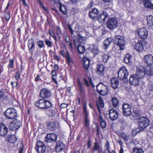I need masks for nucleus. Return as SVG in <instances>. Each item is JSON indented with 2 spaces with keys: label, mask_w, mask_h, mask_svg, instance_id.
I'll list each match as a JSON object with an SVG mask.
<instances>
[{
  "label": "nucleus",
  "mask_w": 153,
  "mask_h": 153,
  "mask_svg": "<svg viewBox=\"0 0 153 153\" xmlns=\"http://www.w3.org/2000/svg\"><path fill=\"white\" fill-rule=\"evenodd\" d=\"M98 102L99 104L97 102V106L98 110L100 114H99V120L101 126L102 128H104L106 127V123L104 120L103 119L102 116L101 114L100 113V105L102 108L104 106V104L103 101L101 97H98Z\"/></svg>",
  "instance_id": "1"
},
{
  "label": "nucleus",
  "mask_w": 153,
  "mask_h": 153,
  "mask_svg": "<svg viewBox=\"0 0 153 153\" xmlns=\"http://www.w3.org/2000/svg\"><path fill=\"white\" fill-rule=\"evenodd\" d=\"M35 106L42 108H47L51 107V103L49 101L44 99L39 100L35 102Z\"/></svg>",
  "instance_id": "2"
},
{
  "label": "nucleus",
  "mask_w": 153,
  "mask_h": 153,
  "mask_svg": "<svg viewBox=\"0 0 153 153\" xmlns=\"http://www.w3.org/2000/svg\"><path fill=\"white\" fill-rule=\"evenodd\" d=\"M139 126L141 130L146 128L149 124V120L146 117H142L138 120Z\"/></svg>",
  "instance_id": "3"
},
{
  "label": "nucleus",
  "mask_w": 153,
  "mask_h": 153,
  "mask_svg": "<svg viewBox=\"0 0 153 153\" xmlns=\"http://www.w3.org/2000/svg\"><path fill=\"white\" fill-rule=\"evenodd\" d=\"M4 115L8 119L13 120L17 116L16 110L13 108H8L4 112Z\"/></svg>",
  "instance_id": "4"
},
{
  "label": "nucleus",
  "mask_w": 153,
  "mask_h": 153,
  "mask_svg": "<svg viewBox=\"0 0 153 153\" xmlns=\"http://www.w3.org/2000/svg\"><path fill=\"white\" fill-rule=\"evenodd\" d=\"M128 75V71L124 67H121L118 72V77L122 80L126 79Z\"/></svg>",
  "instance_id": "5"
},
{
  "label": "nucleus",
  "mask_w": 153,
  "mask_h": 153,
  "mask_svg": "<svg viewBox=\"0 0 153 153\" xmlns=\"http://www.w3.org/2000/svg\"><path fill=\"white\" fill-rule=\"evenodd\" d=\"M97 91L100 95L105 96L107 94V87L102 83H99L97 86Z\"/></svg>",
  "instance_id": "6"
},
{
  "label": "nucleus",
  "mask_w": 153,
  "mask_h": 153,
  "mask_svg": "<svg viewBox=\"0 0 153 153\" xmlns=\"http://www.w3.org/2000/svg\"><path fill=\"white\" fill-rule=\"evenodd\" d=\"M106 25L107 27L112 30L117 27L118 22L115 18H112L108 20Z\"/></svg>",
  "instance_id": "7"
},
{
  "label": "nucleus",
  "mask_w": 153,
  "mask_h": 153,
  "mask_svg": "<svg viewBox=\"0 0 153 153\" xmlns=\"http://www.w3.org/2000/svg\"><path fill=\"white\" fill-rule=\"evenodd\" d=\"M46 148V146L43 142L40 140L36 142L35 149L38 153H44Z\"/></svg>",
  "instance_id": "8"
},
{
  "label": "nucleus",
  "mask_w": 153,
  "mask_h": 153,
  "mask_svg": "<svg viewBox=\"0 0 153 153\" xmlns=\"http://www.w3.org/2000/svg\"><path fill=\"white\" fill-rule=\"evenodd\" d=\"M145 75V70L142 66H137L135 75L138 78H142Z\"/></svg>",
  "instance_id": "9"
},
{
  "label": "nucleus",
  "mask_w": 153,
  "mask_h": 153,
  "mask_svg": "<svg viewBox=\"0 0 153 153\" xmlns=\"http://www.w3.org/2000/svg\"><path fill=\"white\" fill-rule=\"evenodd\" d=\"M123 114L125 116L130 115L131 114V107L128 103L123 104L122 106Z\"/></svg>",
  "instance_id": "10"
},
{
  "label": "nucleus",
  "mask_w": 153,
  "mask_h": 153,
  "mask_svg": "<svg viewBox=\"0 0 153 153\" xmlns=\"http://www.w3.org/2000/svg\"><path fill=\"white\" fill-rule=\"evenodd\" d=\"M140 37L142 39H146L148 35L147 30L145 28H142L138 29L137 31Z\"/></svg>",
  "instance_id": "11"
},
{
  "label": "nucleus",
  "mask_w": 153,
  "mask_h": 153,
  "mask_svg": "<svg viewBox=\"0 0 153 153\" xmlns=\"http://www.w3.org/2000/svg\"><path fill=\"white\" fill-rule=\"evenodd\" d=\"M57 138V135L54 133L48 134L45 138V142L51 143L56 141Z\"/></svg>",
  "instance_id": "12"
},
{
  "label": "nucleus",
  "mask_w": 153,
  "mask_h": 153,
  "mask_svg": "<svg viewBox=\"0 0 153 153\" xmlns=\"http://www.w3.org/2000/svg\"><path fill=\"white\" fill-rule=\"evenodd\" d=\"M114 42L116 45L120 47L123 46L124 44L125 41L124 38L121 36H116L114 40Z\"/></svg>",
  "instance_id": "13"
},
{
  "label": "nucleus",
  "mask_w": 153,
  "mask_h": 153,
  "mask_svg": "<svg viewBox=\"0 0 153 153\" xmlns=\"http://www.w3.org/2000/svg\"><path fill=\"white\" fill-rule=\"evenodd\" d=\"M21 125L20 122L17 120H14L12 122L9 124V128L10 129L14 130L18 129Z\"/></svg>",
  "instance_id": "14"
},
{
  "label": "nucleus",
  "mask_w": 153,
  "mask_h": 153,
  "mask_svg": "<svg viewBox=\"0 0 153 153\" xmlns=\"http://www.w3.org/2000/svg\"><path fill=\"white\" fill-rule=\"evenodd\" d=\"M40 97L45 98L49 97L51 95V92L46 88H42L40 92Z\"/></svg>",
  "instance_id": "15"
},
{
  "label": "nucleus",
  "mask_w": 153,
  "mask_h": 153,
  "mask_svg": "<svg viewBox=\"0 0 153 153\" xmlns=\"http://www.w3.org/2000/svg\"><path fill=\"white\" fill-rule=\"evenodd\" d=\"M48 127L51 130L54 131L59 127V123L57 121L50 122L48 123Z\"/></svg>",
  "instance_id": "16"
},
{
  "label": "nucleus",
  "mask_w": 153,
  "mask_h": 153,
  "mask_svg": "<svg viewBox=\"0 0 153 153\" xmlns=\"http://www.w3.org/2000/svg\"><path fill=\"white\" fill-rule=\"evenodd\" d=\"M8 131V128L3 123H0V136L4 137L6 136Z\"/></svg>",
  "instance_id": "17"
},
{
  "label": "nucleus",
  "mask_w": 153,
  "mask_h": 153,
  "mask_svg": "<svg viewBox=\"0 0 153 153\" xmlns=\"http://www.w3.org/2000/svg\"><path fill=\"white\" fill-rule=\"evenodd\" d=\"M105 67L102 64H98L96 68V72L97 74L100 76L104 75L105 73Z\"/></svg>",
  "instance_id": "18"
},
{
  "label": "nucleus",
  "mask_w": 153,
  "mask_h": 153,
  "mask_svg": "<svg viewBox=\"0 0 153 153\" xmlns=\"http://www.w3.org/2000/svg\"><path fill=\"white\" fill-rule=\"evenodd\" d=\"M27 46L28 51L30 53H32L34 50L35 44L33 39L31 38L28 39Z\"/></svg>",
  "instance_id": "19"
},
{
  "label": "nucleus",
  "mask_w": 153,
  "mask_h": 153,
  "mask_svg": "<svg viewBox=\"0 0 153 153\" xmlns=\"http://www.w3.org/2000/svg\"><path fill=\"white\" fill-rule=\"evenodd\" d=\"M109 115L110 119L113 121L116 120L118 117V112L113 109L110 110Z\"/></svg>",
  "instance_id": "20"
},
{
  "label": "nucleus",
  "mask_w": 153,
  "mask_h": 153,
  "mask_svg": "<svg viewBox=\"0 0 153 153\" xmlns=\"http://www.w3.org/2000/svg\"><path fill=\"white\" fill-rule=\"evenodd\" d=\"M60 53L65 58L69 64L72 62L71 58L70 57L69 53L67 51H64L62 50L60 51Z\"/></svg>",
  "instance_id": "21"
},
{
  "label": "nucleus",
  "mask_w": 153,
  "mask_h": 153,
  "mask_svg": "<svg viewBox=\"0 0 153 153\" xmlns=\"http://www.w3.org/2000/svg\"><path fill=\"white\" fill-rule=\"evenodd\" d=\"M74 42L75 46L84 44L85 43V38L79 36L76 39L74 40Z\"/></svg>",
  "instance_id": "22"
},
{
  "label": "nucleus",
  "mask_w": 153,
  "mask_h": 153,
  "mask_svg": "<svg viewBox=\"0 0 153 153\" xmlns=\"http://www.w3.org/2000/svg\"><path fill=\"white\" fill-rule=\"evenodd\" d=\"M99 13V11L96 8H94L89 13V16L92 19H95Z\"/></svg>",
  "instance_id": "23"
},
{
  "label": "nucleus",
  "mask_w": 153,
  "mask_h": 153,
  "mask_svg": "<svg viewBox=\"0 0 153 153\" xmlns=\"http://www.w3.org/2000/svg\"><path fill=\"white\" fill-rule=\"evenodd\" d=\"M139 79L136 77L134 75H132L130 78L129 80L131 85L135 86L139 84Z\"/></svg>",
  "instance_id": "24"
},
{
  "label": "nucleus",
  "mask_w": 153,
  "mask_h": 153,
  "mask_svg": "<svg viewBox=\"0 0 153 153\" xmlns=\"http://www.w3.org/2000/svg\"><path fill=\"white\" fill-rule=\"evenodd\" d=\"M144 61L148 65L153 63V57L151 54H148L145 56Z\"/></svg>",
  "instance_id": "25"
},
{
  "label": "nucleus",
  "mask_w": 153,
  "mask_h": 153,
  "mask_svg": "<svg viewBox=\"0 0 153 153\" xmlns=\"http://www.w3.org/2000/svg\"><path fill=\"white\" fill-rule=\"evenodd\" d=\"M111 86L114 89L117 88L119 84L118 78L117 77L112 78L111 80Z\"/></svg>",
  "instance_id": "26"
},
{
  "label": "nucleus",
  "mask_w": 153,
  "mask_h": 153,
  "mask_svg": "<svg viewBox=\"0 0 153 153\" xmlns=\"http://www.w3.org/2000/svg\"><path fill=\"white\" fill-rule=\"evenodd\" d=\"M113 39L112 38L110 37L107 38L104 41V49L105 50H107L110 45L111 43L112 42Z\"/></svg>",
  "instance_id": "27"
},
{
  "label": "nucleus",
  "mask_w": 153,
  "mask_h": 153,
  "mask_svg": "<svg viewBox=\"0 0 153 153\" xmlns=\"http://www.w3.org/2000/svg\"><path fill=\"white\" fill-rule=\"evenodd\" d=\"M83 62L84 66L85 68L86 69L85 72L86 73L88 71L89 66L90 59L87 57H84L83 58Z\"/></svg>",
  "instance_id": "28"
},
{
  "label": "nucleus",
  "mask_w": 153,
  "mask_h": 153,
  "mask_svg": "<svg viewBox=\"0 0 153 153\" xmlns=\"http://www.w3.org/2000/svg\"><path fill=\"white\" fill-rule=\"evenodd\" d=\"M135 49L138 51H141L143 50V47L142 41H139L134 46Z\"/></svg>",
  "instance_id": "29"
},
{
  "label": "nucleus",
  "mask_w": 153,
  "mask_h": 153,
  "mask_svg": "<svg viewBox=\"0 0 153 153\" xmlns=\"http://www.w3.org/2000/svg\"><path fill=\"white\" fill-rule=\"evenodd\" d=\"M64 147V145L60 141H58L56 143L55 150L59 152L63 149Z\"/></svg>",
  "instance_id": "30"
},
{
  "label": "nucleus",
  "mask_w": 153,
  "mask_h": 153,
  "mask_svg": "<svg viewBox=\"0 0 153 153\" xmlns=\"http://www.w3.org/2000/svg\"><path fill=\"white\" fill-rule=\"evenodd\" d=\"M131 56L129 54H127L124 59V62L126 64H128V65H130L131 63Z\"/></svg>",
  "instance_id": "31"
},
{
  "label": "nucleus",
  "mask_w": 153,
  "mask_h": 153,
  "mask_svg": "<svg viewBox=\"0 0 153 153\" xmlns=\"http://www.w3.org/2000/svg\"><path fill=\"white\" fill-rule=\"evenodd\" d=\"M107 16V13L105 12H103L102 14L98 16L97 19L100 22H104Z\"/></svg>",
  "instance_id": "32"
},
{
  "label": "nucleus",
  "mask_w": 153,
  "mask_h": 153,
  "mask_svg": "<svg viewBox=\"0 0 153 153\" xmlns=\"http://www.w3.org/2000/svg\"><path fill=\"white\" fill-rule=\"evenodd\" d=\"M153 68L152 66L146 67L145 70V74L149 76H151L153 75Z\"/></svg>",
  "instance_id": "33"
},
{
  "label": "nucleus",
  "mask_w": 153,
  "mask_h": 153,
  "mask_svg": "<svg viewBox=\"0 0 153 153\" xmlns=\"http://www.w3.org/2000/svg\"><path fill=\"white\" fill-rule=\"evenodd\" d=\"M7 139L9 142L11 143H15L17 140L16 136L14 135H8Z\"/></svg>",
  "instance_id": "34"
},
{
  "label": "nucleus",
  "mask_w": 153,
  "mask_h": 153,
  "mask_svg": "<svg viewBox=\"0 0 153 153\" xmlns=\"http://www.w3.org/2000/svg\"><path fill=\"white\" fill-rule=\"evenodd\" d=\"M77 48L78 52L80 54L83 53L85 51V49L84 47V45H80L79 46H75Z\"/></svg>",
  "instance_id": "35"
},
{
  "label": "nucleus",
  "mask_w": 153,
  "mask_h": 153,
  "mask_svg": "<svg viewBox=\"0 0 153 153\" xmlns=\"http://www.w3.org/2000/svg\"><path fill=\"white\" fill-rule=\"evenodd\" d=\"M90 48L91 52L93 53L94 55H96L98 54L99 53V50L97 46L93 45H91L90 46Z\"/></svg>",
  "instance_id": "36"
},
{
  "label": "nucleus",
  "mask_w": 153,
  "mask_h": 153,
  "mask_svg": "<svg viewBox=\"0 0 153 153\" xmlns=\"http://www.w3.org/2000/svg\"><path fill=\"white\" fill-rule=\"evenodd\" d=\"M143 2L145 6L147 8L153 9V4L148 0H143Z\"/></svg>",
  "instance_id": "37"
},
{
  "label": "nucleus",
  "mask_w": 153,
  "mask_h": 153,
  "mask_svg": "<svg viewBox=\"0 0 153 153\" xmlns=\"http://www.w3.org/2000/svg\"><path fill=\"white\" fill-rule=\"evenodd\" d=\"M88 81H89V82L91 84V86L93 88L95 86L94 85L92 82V79L91 78L89 77H88V80L86 79L85 78L84 79V82L86 85L87 87H89L90 85Z\"/></svg>",
  "instance_id": "38"
},
{
  "label": "nucleus",
  "mask_w": 153,
  "mask_h": 153,
  "mask_svg": "<svg viewBox=\"0 0 153 153\" xmlns=\"http://www.w3.org/2000/svg\"><path fill=\"white\" fill-rule=\"evenodd\" d=\"M147 24L149 26H151L153 25V17L151 15H149L146 18Z\"/></svg>",
  "instance_id": "39"
},
{
  "label": "nucleus",
  "mask_w": 153,
  "mask_h": 153,
  "mask_svg": "<svg viewBox=\"0 0 153 153\" xmlns=\"http://www.w3.org/2000/svg\"><path fill=\"white\" fill-rule=\"evenodd\" d=\"M59 10L62 12V13L65 15H66L67 14V10L65 7L59 3Z\"/></svg>",
  "instance_id": "40"
},
{
  "label": "nucleus",
  "mask_w": 153,
  "mask_h": 153,
  "mask_svg": "<svg viewBox=\"0 0 153 153\" xmlns=\"http://www.w3.org/2000/svg\"><path fill=\"white\" fill-rule=\"evenodd\" d=\"M101 147L99 145L97 142H96L94 143V147L92 149V152L97 151L98 152H100V150L101 149Z\"/></svg>",
  "instance_id": "41"
},
{
  "label": "nucleus",
  "mask_w": 153,
  "mask_h": 153,
  "mask_svg": "<svg viewBox=\"0 0 153 153\" xmlns=\"http://www.w3.org/2000/svg\"><path fill=\"white\" fill-rule=\"evenodd\" d=\"M111 103L113 106L117 107L119 104V102L117 98L115 97H113L111 100Z\"/></svg>",
  "instance_id": "42"
},
{
  "label": "nucleus",
  "mask_w": 153,
  "mask_h": 153,
  "mask_svg": "<svg viewBox=\"0 0 153 153\" xmlns=\"http://www.w3.org/2000/svg\"><path fill=\"white\" fill-rule=\"evenodd\" d=\"M143 151L142 148L135 147L133 149L132 153H143Z\"/></svg>",
  "instance_id": "43"
},
{
  "label": "nucleus",
  "mask_w": 153,
  "mask_h": 153,
  "mask_svg": "<svg viewBox=\"0 0 153 153\" xmlns=\"http://www.w3.org/2000/svg\"><path fill=\"white\" fill-rule=\"evenodd\" d=\"M89 121L87 117L86 116L85 118V129L87 131H89Z\"/></svg>",
  "instance_id": "44"
},
{
  "label": "nucleus",
  "mask_w": 153,
  "mask_h": 153,
  "mask_svg": "<svg viewBox=\"0 0 153 153\" xmlns=\"http://www.w3.org/2000/svg\"><path fill=\"white\" fill-rule=\"evenodd\" d=\"M104 148L106 149V150L108 151V153H111L110 151V144L108 140H107L106 143L104 146Z\"/></svg>",
  "instance_id": "45"
},
{
  "label": "nucleus",
  "mask_w": 153,
  "mask_h": 153,
  "mask_svg": "<svg viewBox=\"0 0 153 153\" xmlns=\"http://www.w3.org/2000/svg\"><path fill=\"white\" fill-rule=\"evenodd\" d=\"M14 60L13 59H10L9 60V64L7 67L9 69L12 68L14 66Z\"/></svg>",
  "instance_id": "46"
},
{
  "label": "nucleus",
  "mask_w": 153,
  "mask_h": 153,
  "mask_svg": "<svg viewBox=\"0 0 153 153\" xmlns=\"http://www.w3.org/2000/svg\"><path fill=\"white\" fill-rule=\"evenodd\" d=\"M111 56H109L108 54H105L102 56L103 61L104 62H107L108 60L109 59Z\"/></svg>",
  "instance_id": "47"
},
{
  "label": "nucleus",
  "mask_w": 153,
  "mask_h": 153,
  "mask_svg": "<svg viewBox=\"0 0 153 153\" xmlns=\"http://www.w3.org/2000/svg\"><path fill=\"white\" fill-rule=\"evenodd\" d=\"M24 146L23 144V143L22 141H21L19 144V153H22L24 150Z\"/></svg>",
  "instance_id": "48"
},
{
  "label": "nucleus",
  "mask_w": 153,
  "mask_h": 153,
  "mask_svg": "<svg viewBox=\"0 0 153 153\" xmlns=\"http://www.w3.org/2000/svg\"><path fill=\"white\" fill-rule=\"evenodd\" d=\"M77 85L79 88L80 92H81L83 91V87L79 78L78 79Z\"/></svg>",
  "instance_id": "49"
},
{
  "label": "nucleus",
  "mask_w": 153,
  "mask_h": 153,
  "mask_svg": "<svg viewBox=\"0 0 153 153\" xmlns=\"http://www.w3.org/2000/svg\"><path fill=\"white\" fill-rule=\"evenodd\" d=\"M37 44L40 48H42L44 46V43L42 41H39L37 42Z\"/></svg>",
  "instance_id": "50"
},
{
  "label": "nucleus",
  "mask_w": 153,
  "mask_h": 153,
  "mask_svg": "<svg viewBox=\"0 0 153 153\" xmlns=\"http://www.w3.org/2000/svg\"><path fill=\"white\" fill-rule=\"evenodd\" d=\"M133 114L134 117H136L139 116L141 114V113L139 111L135 110L134 111Z\"/></svg>",
  "instance_id": "51"
},
{
  "label": "nucleus",
  "mask_w": 153,
  "mask_h": 153,
  "mask_svg": "<svg viewBox=\"0 0 153 153\" xmlns=\"http://www.w3.org/2000/svg\"><path fill=\"white\" fill-rule=\"evenodd\" d=\"M7 97L4 95L2 91L0 90V99L3 98L4 99H7Z\"/></svg>",
  "instance_id": "52"
},
{
  "label": "nucleus",
  "mask_w": 153,
  "mask_h": 153,
  "mask_svg": "<svg viewBox=\"0 0 153 153\" xmlns=\"http://www.w3.org/2000/svg\"><path fill=\"white\" fill-rule=\"evenodd\" d=\"M45 44L47 45L48 47H52V42L49 40L47 39L45 40Z\"/></svg>",
  "instance_id": "53"
},
{
  "label": "nucleus",
  "mask_w": 153,
  "mask_h": 153,
  "mask_svg": "<svg viewBox=\"0 0 153 153\" xmlns=\"http://www.w3.org/2000/svg\"><path fill=\"white\" fill-rule=\"evenodd\" d=\"M38 2L40 6V7L42 8L45 11L47 12V10L46 8L44 6L41 1L39 0H38Z\"/></svg>",
  "instance_id": "54"
},
{
  "label": "nucleus",
  "mask_w": 153,
  "mask_h": 153,
  "mask_svg": "<svg viewBox=\"0 0 153 153\" xmlns=\"http://www.w3.org/2000/svg\"><path fill=\"white\" fill-rule=\"evenodd\" d=\"M38 2L40 6V7L42 8L45 11L47 12V10L46 8L44 6L41 1L39 0H38Z\"/></svg>",
  "instance_id": "55"
},
{
  "label": "nucleus",
  "mask_w": 153,
  "mask_h": 153,
  "mask_svg": "<svg viewBox=\"0 0 153 153\" xmlns=\"http://www.w3.org/2000/svg\"><path fill=\"white\" fill-rule=\"evenodd\" d=\"M48 113L49 115L53 117L55 115L56 111L53 110H50L48 111Z\"/></svg>",
  "instance_id": "56"
},
{
  "label": "nucleus",
  "mask_w": 153,
  "mask_h": 153,
  "mask_svg": "<svg viewBox=\"0 0 153 153\" xmlns=\"http://www.w3.org/2000/svg\"><path fill=\"white\" fill-rule=\"evenodd\" d=\"M4 16L6 20L7 21H8L10 18V15L9 13L6 11H4Z\"/></svg>",
  "instance_id": "57"
},
{
  "label": "nucleus",
  "mask_w": 153,
  "mask_h": 153,
  "mask_svg": "<svg viewBox=\"0 0 153 153\" xmlns=\"http://www.w3.org/2000/svg\"><path fill=\"white\" fill-rule=\"evenodd\" d=\"M56 34L58 35H59L62 34L61 30L59 26L57 27L56 30Z\"/></svg>",
  "instance_id": "58"
},
{
  "label": "nucleus",
  "mask_w": 153,
  "mask_h": 153,
  "mask_svg": "<svg viewBox=\"0 0 153 153\" xmlns=\"http://www.w3.org/2000/svg\"><path fill=\"white\" fill-rule=\"evenodd\" d=\"M49 34L50 35V36L51 37H53V38H54V39L56 40V37L54 35V33L53 32V31H52L50 29L49 30Z\"/></svg>",
  "instance_id": "59"
},
{
  "label": "nucleus",
  "mask_w": 153,
  "mask_h": 153,
  "mask_svg": "<svg viewBox=\"0 0 153 153\" xmlns=\"http://www.w3.org/2000/svg\"><path fill=\"white\" fill-rule=\"evenodd\" d=\"M20 74L19 72L17 71L16 74L15 76V78L16 80H17L19 79L20 78Z\"/></svg>",
  "instance_id": "60"
},
{
  "label": "nucleus",
  "mask_w": 153,
  "mask_h": 153,
  "mask_svg": "<svg viewBox=\"0 0 153 153\" xmlns=\"http://www.w3.org/2000/svg\"><path fill=\"white\" fill-rule=\"evenodd\" d=\"M68 30H69V31L71 33V34H73L74 33V32H73V30H72V27H71V25L69 24L68 25Z\"/></svg>",
  "instance_id": "61"
},
{
  "label": "nucleus",
  "mask_w": 153,
  "mask_h": 153,
  "mask_svg": "<svg viewBox=\"0 0 153 153\" xmlns=\"http://www.w3.org/2000/svg\"><path fill=\"white\" fill-rule=\"evenodd\" d=\"M68 105L66 103H62L61 104L60 107L61 108H64L67 107Z\"/></svg>",
  "instance_id": "62"
},
{
  "label": "nucleus",
  "mask_w": 153,
  "mask_h": 153,
  "mask_svg": "<svg viewBox=\"0 0 153 153\" xmlns=\"http://www.w3.org/2000/svg\"><path fill=\"white\" fill-rule=\"evenodd\" d=\"M65 41L67 42H70V39L69 37L68 36H66L64 38Z\"/></svg>",
  "instance_id": "63"
},
{
  "label": "nucleus",
  "mask_w": 153,
  "mask_h": 153,
  "mask_svg": "<svg viewBox=\"0 0 153 153\" xmlns=\"http://www.w3.org/2000/svg\"><path fill=\"white\" fill-rule=\"evenodd\" d=\"M11 84L13 86V87H16L18 85L17 82H11Z\"/></svg>",
  "instance_id": "64"
}]
</instances>
